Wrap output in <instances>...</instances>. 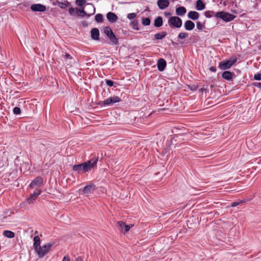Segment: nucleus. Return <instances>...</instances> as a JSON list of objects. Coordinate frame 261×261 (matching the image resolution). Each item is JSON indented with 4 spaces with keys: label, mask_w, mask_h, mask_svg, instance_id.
<instances>
[{
    "label": "nucleus",
    "mask_w": 261,
    "mask_h": 261,
    "mask_svg": "<svg viewBox=\"0 0 261 261\" xmlns=\"http://www.w3.org/2000/svg\"><path fill=\"white\" fill-rule=\"evenodd\" d=\"M104 33L107 35L109 39L110 44L113 45H117L119 44L118 38L114 34L112 30L110 27H106L104 29Z\"/></svg>",
    "instance_id": "nucleus-1"
},
{
    "label": "nucleus",
    "mask_w": 261,
    "mask_h": 261,
    "mask_svg": "<svg viewBox=\"0 0 261 261\" xmlns=\"http://www.w3.org/2000/svg\"><path fill=\"white\" fill-rule=\"evenodd\" d=\"M237 61V58L231 57L229 60H226L220 62L219 64V68L223 70L229 69Z\"/></svg>",
    "instance_id": "nucleus-2"
},
{
    "label": "nucleus",
    "mask_w": 261,
    "mask_h": 261,
    "mask_svg": "<svg viewBox=\"0 0 261 261\" xmlns=\"http://www.w3.org/2000/svg\"><path fill=\"white\" fill-rule=\"evenodd\" d=\"M53 245V243H47L35 250L40 258L43 257L49 251Z\"/></svg>",
    "instance_id": "nucleus-3"
},
{
    "label": "nucleus",
    "mask_w": 261,
    "mask_h": 261,
    "mask_svg": "<svg viewBox=\"0 0 261 261\" xmlns=\"http://www.w3.org/2000/svg\"><path fill=\"white\" fill-rule=\"evenodd\" d=\"M216 17L220 18L225 21L229 22L232 20L236 16L229 13L221 11L216 13Z\"/></svg>",
    "instance_id": "nucleus-4"
},
{
    "label": "nucleus",
    "mask_w": 261,
    "mask_h": 261,
    "mask_svg": "<svg viewBox=\"0 0 261 261\" xmlns=\"http://www.w3.org/2000/svg\"><path fill=\"white\" fill-rule=\"evenodd\" d=\"M72 170L79 174L81 173H86L89 171L85 162L73 165Z\"/></svg>",
    "instance_id": "nucleus-5"
},
{
    "label": "nucleus",
    "mask_w": 261,
    "mask_h": 261,
    "mask_svg": "<svg viewBox=\"0 0 261 261\" xmlns=\"http://www.w3.org/2000/svg\"><path fill=\"white\" fill-rule=\"evenodd\" d=\"M121 101V99L119 97L117 96H114L113 97H110L107 98L103 101H102V106H110L112 105L120 102Z\"/></svg>",
    "instance_id": "nucleus-6"
},
{
    "label": "nucleus",
    "mask_w": 261,
    "mask_h": 261,
    "mask_svg": "<svg viewBox=\"0 0 261 261\" xmlns=\"http://www.w3.org/2000/svg\"><path fill=\"white\" fill-rule=\"evenodd\" d=\"M168 23L170 25H173L175 28H179L182 25V20L178 17L172 16L169 19Z\"/></svg>",
    "instance_id": "nucleus-7"
},
{
    "label": "nucleus",
    "mask_w": 261,
    "mask_h": 261,
    "mask_svg": "<svg viewBox=\"0 0 261 261\" xmlns=\"http://www.w3.org/2000/svg\"><path fill=\"white\" fill-rule=\"evenodd\" d=\"M87 5L88 6V8L90 10H92V12L91 14H88L83 9L80 10H77V9H76L77 14H79V13H80V15L82 17H84L85 16H87L88 17H90L91 15L94 14L95 12V8L94 5L90 3L88 4Z\"/></svg>",
    "instance_id": "nucleus-8"
},
{
    "label": "nucleus",
    "mask_w": 261,
    "mask_h": 261,
    "mask_svg": "<svg viewBox=\"0 0 261 261\" xmlns=\"http://www.w3.org/2000/svg\"><path fill=\"white\" fill-rule=\"evenodd\" d=\"M99 160L98 156H94L87 162H85L87 165L89 171H90L92 169L96 166L97 162Z\"/></svg>",
    "instance_id": "nucleus-9"
},
{
    "label": "nucleus",
    "mask_w": 261,
    "mask_h": 261,
    "mask_svg": "<svg viewBox=\"0 0 261 261\" xmlns=\"http://www.w3.org/2000/svg\"><path fill=\"white\" fill-rule=\"evenodd\" d=\"M41 193V191L40 189H36V191L31 194L27 198V200L28 203L29 204L33 203L37 197L40 195Z\"/></svg>",
    "instance_id": "nucleus-10"
},
{
    "label": "nucleus",
    "mask_w": 261,
    "mask_h": 261,
    "mask_svg": "<svg viewBox=\"0 0 261 261\" xmlns=\"http://www.w3.org/2000/svg\"><path fill=\"white\" fill-rule=\"evenodd\" d=\"M31 9L34 12H43L46 11V8L45 6L42 4H36L32 5L31 6Z\"/></svg>",
    "instance_id": "nucleus-11"
},
{
    "label": "nucleus",
    "mask_w": 261,
    "mask_h": 261,
    "mask_svg": "<svg viewBox=\"0 0 261 261\" xmlns=\"http://www.w3.org/2000/svg\"><path fill=\"white\" fill-rule=\"evenodd\" d=\"M43 178L41 176H37L31 181L29 185V187L34 188L35 187H39L43 184Z\"/></svg>",
    "instance_id": "nucleus-12"
},
{
    "label": "nucleus",
    "mask_w": 261,
    "mask_h": 261,
    "mask_svg": "<svg viewBox=\"0 0 261 261\" xmlns=\"http://www.w3.org/2000/svg\"><path fill=\"white\" fill-rule=\"evenodd\" d=\"M91 37L93 40H98L99 38V31L97 28H93L91 30Z\"/></svg>",
    "instance_id": "nucleus-13"
},
{
    "label": "nucleus",
    "mask_w": 261,
    "mask_h": 261,
    "mask_svg": "<svg viewBox=\"0 0 261 261\" xmlns=\"http://www.w3.org/2000/svg\"><path fill=\"white\" fill-rule=\"evenodd\" d=\"M95 185L93 183H90L86 185L83 190V192L85 194H89L92 193V190L95 188Z\"/></svg>",
    "instance_id": "nucleus-14"
},
{
    "label": "nucleus",
    "mask_w": 261,
    "mask_h": 261,
    "mask_svg": "<svg viewBox=\"0 0 261 261\" xmlns=\"http://www.w3.org/2000/svg\"><path fill=\"white\" fill-rule=\"evenodd\" d=\"M157 4L160 9L163 10L169 6V2L168 0H158Z\"/></svg>",
    "instance_id": "nucleus-15"
},
{
    "label": "nucleus",
    "mask_w": 261,
    "mask_h": 261,
    "mask_svg": "<svg viewBox=\"0 0 261 261\" xmlns=\"http://www.w3.org/2000/svg\"><path fill=\"white\" fill-rule=\"evenodd\" d=\"M166 65V61L164 59L161 58L159 59L158 61V68L159 71H163L165 69Z\"/></svg>",
    "instance_id": "nucleus-16"
},
{
    "label": "nucleus",
    "mask_w": 261,
    "mask_h": 261,
    "mask_svg": "<svg viewBox=\"0 0 261 261\" xmlns=\"http://www.w3.org/2000/svg\"><path fill=\"white\" fill-rule=\"evenodd\" d=\"M234 75V73L229 71H225L222 73V77L226 80L231 81Z\"/></svg>",
    "instance_id": "nucleus-17"
},
{
    "label": "nucleus",
    "mask_w": 261,
    "mask_h": 261,
    "mask_svg": "<svg viewBox=\"0 0 261 261\" xmlns=\"http://www.w3.org/2000/svg\"><path fill=\"white\" fill-rule=\"evenodd\" d=\"M117 224L121 231H123L124 233L128 232L130 229L129 225H126L123 221H118Z\"/></svg>",
    "instance_id": "nucleus-18"
},
{
    "label": "nucleus",
    "mask_w": 261,
    "mask_h": 261,
    "mask_svg": "<svg viewBox=\"0 0 261 261\" xmlns=\"http://www.w3.org/2000/svg\"><path fill=\"white\" fill-rule=\"evenodd\" d=\"M107 18L110 22L113 23L117 20L118 17L114 13L110 12L107 13Z\"/></svg>",
    "instance_id": "nucleus-19"
},
{
    "label": "nucleus",
    "mask_w": 261,
    "mask_h": 261,
    "mask_svg": "<svg viewBox=\"0 0 261 261\" xmlns=\"http://www.w3.org/2000/svg\"><path fill=\"white\" fill-rule=\"evenodd\" d=\"M34 243H33V247L35 250H37V249H39V247H40V243L41 240L39 236H35L33 239Z\"/></svg>",
    "instance_id": "nucleus-20"
},
{
    "label": "nucleus",
    "mask_w": 261,
    "mask_h": 261,
    "mask_svg": "<svg viewBox=\"0 0 261 261\" xmlns=\"http://www.w3.org/2000/svg\"><path fill=\"white\" fill-rule=\"evenodd\" d=\"M184 27L186 30L191 31L194 28L195 24L191 20H187L185 22Z\"/></svg>",
    "instance_id": "nucleus-21"
},
{
    "label": "nucleus",
    "mask_w": 261,
    "mask_h": 261,
    "mask_svg": "<svg viewBox=\"0 0 261 261\" xmlns=\"http://www.w3.org/2000/svg\"><path fill=\"white\" fill-rule=\"evenodd\" d=\"M188 17L192 20H196L199 18V14L196 11H191L188 13Z\"/></svg>",
    "instance_id": "nucleus-22"
},
{
    "label": "nucleus",
    "mask_w": 261,
    "mask_h": 261,
    "mask_svg": "<svg viewBox=\"0 0 261 261\" xmlns=\"http://www.w3.org/2000/svg\"><path fill=\"white\" fill-rule=\"evenodd\" d=\"M186 9L184 7H179L176 9V13L179 16H183L186 13Z\"/></svg>",
    "instance_id": "nucleus-23"
},
{
    "label": "nucleus",
    "mask_w": 261,
    "mask_h": 261,
    "mask_svg": "<svg viewBox=\"0 0 261 261\" xmlns=\"http://www.w3.org/2000/svg\"><path fill=\"white\" fill-rule=\"evenodd\" d=\"M205 4L203 3L202 0L197 1L196 8L197 10H202L205 8Z\"/></svg>",
    "instance_id": "nucleus-24"
},
{
    "label": "nucleus",
    "mask_w": 261,
    "mask_h": 261,
    "mask_svg": "<svg viewBox=\"0 0 261 261\" xmlns=\"http://www.w3.org/2000/svg\"><path fill=\"white\" fill-rule=\"evenodd\" d=\"M154 25L155 27H160L163 25V18L161 16H158L154 21Z\"/></svg>",
    "instance_id": "nucleus-25"
},
{
    "label": "nucleus",
    "mask_w": 261,
    "mask_h": 261,
    "mask_svg": "<svg viewBox=\"0 0 261 261\" xmlns=\"http://www.w3.org/2000/svg\"><path fill=\"white\" fill-rule=\"evenodd\" d=\"M167 35V33L165 31L162 32L161 33H158L155 34L154 36L155 39L156 40H161L163 39Z\"/></svg>",
    "instance_id": "nucleus-26"
},
{
    "label": "nucleus",
    "mask_w": 261,
    "mask_h": 261,
    "mask_svg": "<svg viewBox=\"0 0 261 261\" xmlns=\"http://www.w3.org/2000/svg\"><path fill=\"white\" fill-rule=\"evenodd\" d=\"M3 235L8 238L11 239L14 237L15 234L14 233L10 230H4L3 231Z\"/></svg>",
    "instance_id": "nucleus-27"
},
{
    "label": "nucleus",
    "mask_w": 261,
    "mask_h": 261,
    "mask_svg": "<svg viewBox=\"0 0 261 261\" xmlns=\"http://www.w3.org/2000/svg\"><path fill=\"white\" fill-rule=\"evenodd\" d=\"M70 3L67 1H65L64 2H59L58 6L61 9H65L69 5Z\"/></svg>",
    "instance_id": "nucleus-28"
},
{
    "label": "nucleus",
    "mask_w": 261,
    "mask_h": 261,
    "mask_svg": "<svg viewBox=\"0 0 261 261\" xmlns=\"http://www.w3.org/2000/svg\"><path fill=\"white\" fill-rule=\"evenodd\" d=\"M8 165V159L6 158H0V168Z\"/></svg>",
    "instance_id": "nucleus-29"
},
{
    "label": "nucleus",
    "mask_w": 261,
    "mask_h": 261,
    "mask_svg": "<svg viewBox=\"0 0 261 261\" xmlns=\"http://www.w3.org/2000/svg\"><path fill=\"white\" fill-rule=\"evenodd\" d=\"M205 16L206 17L210 18L213 16L216 17V13L213 11H207L205 12Z\"/></svg>",
    "instance_id": "nucleus-30"
},
{
    "label": "nucleus",
    "mask_w": 261,
    "mask_h": 261,
    "mask_svg": "<svg viewBox=\"0 0 261 261\" xmlns=\"http://www.w3.org/2000/svg\"><path fill=\"white\" fill-rule=\"evenodd\" d=\"M130 25L132 27V28L134 30H139L138 22V21H137L136 20L134 19L133 20H132L130 22Z\"/></svg>",
    "instance_id": "nucleus-31"
},
{
    "label": "nucleus",
    "mask_w": 261,
    "mask_h": 261,
    "mask_svg": "<svg viewBox=\"0 0 261 261\" xmlns=\"http://www.w3.org/2000/svg\"><path fill=\"white\" fill-rule=\"evenodd\" d=\"M196 27L198 30L201 31L205 28V22L202 23L200 21L196 22Z\"/></svg>",
    "instance_id": "nucleus-32"
},
{
    "label": "nucleus",
    "mask_w": 261,
    "mask_h": 261,
    "mask_svg": "<svg viewBox=\"0 0 261 261\" xmlns=\"http://www.w3.org/2000/svg\"><path fill=\"white\" fill-rule=\"evenodd\" d=\"M188 33L186 32H181L178 35V38L181 39H185L188 37Z\"/></svg>",
    "instance_id": "nucleus-33"
},
{
    "label": "nucleus",
    "mask_w": 261,
    "mask_h": 261,
    "mask_svg": "<svg viewBox=\"0 0 261 261\" xmlns=\"http://www.w3.org/2000/svg\"><path fill=\"white\" fill-rule=\"evenodd\" d=\"M102 15L101 14H97L95 16V20L97 22H101L102 21Z\"/></svg>",
    "instance_id": "nucleus-34"
},
{
    "label": "nucleus",
    "mask_w": 261,
    "mask_h": 261,
    "mask_svg": "<svg viewBox=\"0 0 261 261\" xmlns=\"http://www.w3.org/2000/svg\"><path fill=\"white\" fill-rule=\"evenodd\" d=\"M86 3V0H76L75 4L79 6H84Z\"/></svg>",
    "instance_id": "nucleus-35"
},
{
    "label": "nucleus",
    "mask_w": 261,
    "mask_h": 261,
    "mask_svg": "<svg viewBox=\"0 0 261 261\" xmlns=\"http://www.w3.org/2000/svg\"><path fill=\"white\" fill-rule=\"evenodd\" d=\"M136 16L135 13H129L127 14V17L130 20H134Z\"/></svg>",
    "instance_id": "nucleus-36"
},
{
    "label": "nucleus",
    "mask_w": 261,
    "mask_h": 261,
    "mask_svg": "<svg viewBox=\"0 0 261 261\" xmlns=\"http://www.w3.org/2000/svg\"><path fill=\"white\" fill-rule=\"evenodd\" d=\"M13 113L15 115H19L21 113V110L19 108L16 107L13 109Z\"/></svg>",
    "instance_id": "nucleus-37"
},
{
    "label": "nucleus",
    "mask_w": 261,
    "mask_h": 261,
    "mask_svg": "<svg viewBox=\"0 0 261 261\" xmlns=\"http://www.w3.org/2000/svg\"><path fill=\"white\" fill-rule=\"evenodd\" d=\"M105 81H106V84L108 86L111 87L114 85L113 81L110 80H108V79H106Z\"/></svg>",
    "instance_id": "nucleus-38"
},
{
    "label": "nucleus",
    "mask_w": 261,
    "mask_h": 261,
    "mask_svg": "<svg viewBox=\"0 0 261 261\" xmlns=\"http://www.w3.org/2000/svg\"><path fill=\"white\" fill-rule=\"evenodd\" d=\"M242 203V201H241L233 202L231 203V206L235 207V206L239 205V204H240Z\"/></svg>",
    "instance_id": "nucleus-39"
},
{
    "label": "nucleus",
    "mask_w": 261,
    "mask_h": 261,
    "mask_svg": "<svg viewBox=\"0 0 261 261\" xmlns=\"http://www.w3.org/2000/svg\"><path fill=\"white\" fill-rule=\"evenodd\" d=\"M254 79L257 81L261 80V73H257L255 74L254 76Z\"/></svg>",
    "instance_id": "nucleus-40"
},
{
    "label": "nucleus",
    "mask_w": 261,
    "mask_h": 261,
    "mask_svg": "<svg viewBox=\"0 0 261 261\" xmlns=\"http://www.w3.org/2000/svg\"><path fill=\"white\" fill-rule=\"evenodd\" d=\"M74 11H75V9L72 8V7H71L69 9V13L70 15H73L74 14Z\"/></svg>",
    "instance_id": "nucleus-41"
},
{
    "label": "nucleus",
    "mask_w": 261,
    "mask_h": 261,
    "mask_svg": "<svg viewBox=\"0 0 261 261\" xmlns=\"http://www.w3.org/2000/svg\"><path fill=\"white\" fill-rule=\"evenodd\" d=\"M63 58L67 59H72V57L69 54H66L65 55H63Z\"/></svg>",
    "instance_id": "nucleus-42"
},
{
    "label": "nucleus",
    "mask_w": 261,
    "mask_h": 261,
    "mask_svg": "<svg viewBox=\"0 0 261 261\" xmlns=\"http://www.w3.org/2000/svg\"><path fill=\"white\" fill-rule=\"evenodd\" d=\"M142 20L143 24L144 25H147V17H143Z\"/></svg>",
    "instance_id": "nucleus-43"
},
{
    "label": "nucleus",
    "mask_w": 261,
    "mask_h": 261,
    "mask_svg": "<svg viewBox=\"0 0 261 261\" xmlns=\"http://www.w3.org/2000/svg\"><path fill=\"white\" fill-rule=\"evenodd\" d=\"M209 70L212 72H215L216 71V68L215 67L212 66L209 68Z\"/></svg>",
    "instance_id": "nucleus-44"
},
{
    "label": "nucleus",
    "mask_w": 261,
    "mask_h": 261,
    "mask_svg": "<svg viewBox=\"0 0 261 261\" xmlns=\"http://www.w3.org/2000/svg\"><path fill=\"white\" fill-rule=\"evenodd\" d=\"M62 261H70V258L68 256H64Z\"/></svg>",
    "instance_id": "nucleus-45"
},
{
    "label": "nucleus",
    "mask_w": 261,
    "mask_h": 261,
    "mask_svg": "<svg viewBox=\"0 0 261 261\" xmlns=\"http://www.w3.org/2000/svg\"><path fill=\"white\" fill-rule=\"evenodd\" d=\"M254 85L255 87H257L259 88H261V83H254Z\"/></svg>",
    "instance_id": "nucleus-46"
},
{
    "label": "nucleus",
    "mask_w": 261,
    "mask_h": 261,
    "mask_svg": "<svg viewBox=\"0 0 261 261\" xmlns=\"http://www.w3.org/2000/svg\"><path fill=\"white\" fill-rule=\"evenodd\" d=\"M76 261H83L82 258L80 256H79L76 259Z\"/></svg>",
    "instance_id": "nucleus-47"
},
{
    "label": "nucleus",
    "mask_w": 261,
    "mask_h": 261,
    "mask_svg": "<svg viewBox=\"0 0 261 261\" xmlns=\"http://www.w3.org/2000/svg\"><path fill=\"white\" fill-rule=\"evenodd\" d=\"M150 23V20L148 18V25H149Z\"/></svg>",
    "instance_id": "nucleus-48"
},
{
    "label": "nucleus",
    "mask_w": 261,
    "mask_h": 261,
    "mask_svg": "<svg viewBox=\"0 0 261 261\" xmlns=\"http://www.w3.org/2000/svg\"><path fill=\"white\" fill-rule=\"evenodd\" d=\"M196 87L193 88V89H194V90H196Z\"/></svg>",
    "instance_id": "nucleus-49"
},
{
    "label": "nucleus",
    "mask_w": 261,
    "mask_h": 261,
    "mask_svg": "<svg viewBox=\"0 0 261 261\" xmlns=\"http://www.w3.org/2000/svg\"><path fill=\"white\" fill-rule=\"evenodd\" d=\"M196 87L193 88V89H194V90H196Z\"/></svg>",
    "instance_id": "nucleus-50"
},
{
    "label": "nucleus",
    "mask_w": 261,
    "mask_h": 261,
    "mask_svg": "<svg viewBox=\"0 0 261 261\" xmlns=\"http://www.w3.org/2000/svg\"><path fill=\"white\" fill-rule=\"evenodd\" d=\"M147 11V8L144 10V11Z\"/></svg>",
    "instance_id": "nucleus-51"
}]
</instances>
